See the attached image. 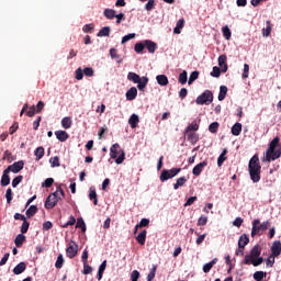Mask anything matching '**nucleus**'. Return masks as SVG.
Masks as SVG:
<instances>
[{"label":"nucleus","instance_id":"f257e3e1","mask_svg":"<svg viewBox=\"0 0 281 281\" xmlns=\"http://www.w3.org/2000/svg\"><path fill=\"white\" fill-rule=\"evenodd\" d=\"M248 172L252 183H259L261 179L262 166H260V158L255 155L250 158L248 164Z\"/></svg>","mask_w":281,"mask_h":281},{"label":"nucleus","instance_id":"f03ea898","mask_svg":"<svg viewBox=\"0 0 281 281\" xmlns=\"http://www.w3.org/2000/svg\"><path fill=\"white\" fill-rule=\"evenodd\" d=\"M281 158V144L280 137H274L269 145V148L266 151V161H276V159Z\"/></svg>","mask_w":281,"mask_h":281},{"label":"nucleus","instance_id":"7ed1b4c3","mask_svg":"<svg viewBox=\"0 0 281 281\" xmlns=\"http://www.w3.org/2000/svg\"><path fill=\"white\" fill-rule=\"evenodd\" d=\"M60 199H65V191L63 190V188L60 186H58L56 191L54 193H50L47 196V199L45 201L46 210H54V207H56V205L58 204V201H60Z\"/></svg>","mask_w":281,"mask_h":281},{"label":"nucleus","instance_id":"20e7f679","mask_svg":"<svg viewBox=\"0 0 281 281\" xmlns=\"http://www.w3.org/2000/svg\"><path fill=\"white\" fill-rule=\"evenodd\" d=\"M110 156L111 159H115V164H117V166L124 164V159H126V153L124 151V149H122V147H120V144L117 143L112 145V147L110 148Z\"/></svg>","mask_w":281,"mask_h":281},{"label":"nucleus","instance_id":"39448f33","mask_svg":"<svg viewBox=\"0 0 281 281\" xmlns=\"http://www.w3.org/2000/svg\"><path fill=\"white\" fill-rule=\"evenodd\" d=\"M127 80L137 85L138 91H144L148 85V77H139L136 72H128Z\"/></svg>","mask_w":281,"mask_h":281},{"label":"nucleus","instance_id":"423d86ee","mask_svg":"<svg viewBox=\"0 0 281 281\" xmlns=\"http://www.w3.org/2000/svg\"><path fill=\"white\" fill-rule=\"evenodd\" d=\"M271 227V221H265L262 224H260V220H254L252 221V229H251V237L258 236L260 232H267Z\"/></svg>","mask_w":281,"mask_h":281},{"label":"nucleus","instance_id":"0eeeda50","mask_svg":"<svg viewBox=\"0 0 281 281\" xmlns=\"http://www.w3.org/2000/svg\"><path fill=\"white\" fill-rule=\"evenodd\" d=\"M262 254V247L260 245H255L249 255L245 256L244 259V265H251V260H254V258H259L260 255Z\"/></svg>","mask_w":281,"mask_h":281},{"label":"nucleus","instance_id":"6e6552de","mask_svg":"<svg viewBox=\"0 0 281 281\" xmlns=\"http://www.w3.org/2000/svg\"><path fill=\"white\" fill-rule=\"evenodd\" d=\"M213 101H214V94L212 93V91L205 90L202 94H200L196 98L195 103L196 104H212Z\"/></svg>","mask_w":281,"mask_h":281},{"label":"nucleus","instance_id":"1a4fd4ad","mask_svg":"<svg viewBox=\"0 0 281 281\" xmlns=\"http://www.w3.org/2000/svg\"><path fill=\"white\" fill-rule=\"evenodd\" d=\"M181 172V168H172L170 170L164 169L160 173V181L164 183V181H168V179H173V177H177Z\"/></svg>","mask_w":281,"mask_h":281},{"label":"nucleus","instance_id":"9d476101","mask_svg":"<svg viewBox=\"0 0 281 281\" xmlns=\"http://www.w3.org/2000/svg\"><path fill=\"white\" fill-rule=\"evenodd\" d=\"M25 166V162L23 160L13 162L12 165L8 166L7 171L13 172L14 175L21 172Z\"/></svg>","mask_w":281,"mask_h":281},{"label":"nucleus","instance_id":"9b49d317","mask_svg":"<svg viewBox=\"0 0 281 281\" xmlns=\"http://www.w3.org/2000/svg\"><path fill=\"white\" fill-rule=\"evenodd\" d=\"M270 251H271L270 258H278V256L281 255V241L280 240H274L272 243Z\"/></svg>","mask_w":281,"mask_h":281},{"label":"nucleus","instance_id":"f8f14e48","mask_svg":"<svg viewBox=\"0 0 281 281\" xmlns=\"http://www.w3.org/2000/svg\"><path fill=\"white\" fill-rule=\"evenodd\" d=\"M66 255L68 256V258H76V256L78 255V244L71 241L66 249Z\"/></svg>","mask_w":281,"mask_h":281},{"label":"nucleus","instance_id":"ddd939ff","mask_svg":"<svg viewBox=\"0 0 281 281\" xmlns=\"http://www.w3.org/2000/svg\"><path fill=\"white\" fill-rule=\"evenodd\" d=\"M207 160H203L202 162H199L193 169L192 175L194 177H201V173L203 172V169L206 168Z\"/></svg>","mask_w":281,"mask_h":281},{"label":"nucleus","instance_id":"4468645a","mask_svg":"<svg viewBox=\"0 0 281 281\" xmlns=\"http://www.w3.org/2000/svg\"><path fill=\"white\" fill-rule=\"evenodd\" d=\"M145 48L149 52V54H155V52H157V43L150 40H145Z\"/></svg>","mask_w":281,"mask_h":281},{"label":"nucleus","instance_id":"2eb2a0df","mask_svg":"<svg viewBox=\"0 0 281 281\" xmlns=\"http://www.w3.org/2000/svg\"><path fill=\"white\" fill-rule=\"evenodd\" d=\"M0 183L2 188H5V186H10V171H8L7 169L3 170Z\"/></svg>","mask_w":281,"mask_h":281},{"label":"nucleus","instance_id":"dca6fc26","mask_svg":"<svg viewBox=\"0 0 281 281\" xmlns=\"http://www.w3.org/2000/svg\"><path fill=\"white\" fill-rule=\"evenodd\" d=\"M25 269H27V265H25V262H20L14 267L13 273L14 276H21V273H23Z\"/></svg>","mask_w":281,"mask_h":281},{"label":"nucleus","instance_id":"f3484780","mask_svg":"<svg viewBox=\"0 0 281 281\" xmlns=\"http://www.w3.org/2000/svg\"><path fill=\"white\" fill-rule=\"evenodd\" d=\"M55 135L59 142H67L69 139V134L66 131H56Z\"/></svg>","mask_w":281,"mask_h":281},{"label":"nucleus","instance_id":"a211bd4d","mask_svg":"<svg viewBox=\"0 0 281 281\" xmlns=\"http://www.w3.org/2000/svg\"><path fill=\"white\" fill-rule=\"evenodd\" d=\"M128 124L131 128H137V124H139V116L137 114H132L128 119Z\"/></svg>","mask_w":281,"mask_h":281},{"label":"nucleus","instance_id":"6ab92c4d","mask_svg":"<svg viewBox=\"0 0 281 281\" xmlns=\"http://www.w3.org/2000/svg\"><path fill=\"white\" fill-rule=\"evenodd\" d=\"M249 245V237L247 235H241L238 240V247L239 249H245Z\"/></svg>","mask_w":281,"mask_h":281},{"label":"nucleus","instance_id":"aec40b11","mask_svg":"<svg viewBox=\"0 0 281 281\" xmlns=\"http://www.w3.org/2000/svg\"><path fill=\"white\" fill-rule=\"evenodd\" d=\"M187 135V139L188 142H190V144L194 145L196 144V142H199V134L194 133V132H189L186 133Z\"/></svg>","mask_w":281,"mask_h":281},{"label":"nucleus","instance_id":"412c9836","mask_svg":"<svg viewBox=\"0 0 281 281\" xmlns=\"http://www.w3.org/2000/svg\"><path fill=\"white\" fill-rule=\"evenodd\" d=\"M126 100L133 101L135 98H137V88L132 87L130 90L126 92Z\"/></svg>","mask_w":281,"mask_h":281},{"label":"nucleus","instance_id":"4be33fe9","mask_svg":"<svg viewBox=\"0 0 281 281\" xmlns=\"http://www.w3.org/2000/svg\"><path fill=\"white\" fill-rule=\"evenodd\" d=\"M186 183H188V178H186V176H182L177 179L176 183L173 184V189L179 190V188L186 186Z\"/></svg>","mask_w":281,"mask_h":281},{"label":"nucleus","instance_id":"5701e85b","mask_svg":"<svg viewBox=\"0 0 281 281\" xmlns=\"http://www.w3.org/2000/svg\"><path fill=\"white\" fill-rule=\"evenodd\" d=\"M156 80L160 87H167L168 85V77L166 75H158Z\"/></svg>","mask_w":281,"mask_h":281},{"label":"nucleus","instance_id":"b1692460","mask_svg":"<svg viewBox=\"0 0 281 281\" xmlns=\"http://www.w3.org/2000/svg\"><path fill=\"white\" fill-rule=\"evenodd\" d=\"M241 132H243V124L235 123L232 127V135H235L236 137H238V135H240Z\"/></svg>","mask_w":281,"mask_h":281},{"label":"nucleus","instance_id":"393cba45","mask_svg":"<svg viewBox=\"0 0 281 281\" xmlns=\"http://www.w3.org/2000/svg\"><path fill=\"white\" fill-rule=\"evenodd\" d=\"M183 25H186V20L180 19L177 22L176 27L173 29V34H181V30H183Z\"/></svg>","mask_w":281,"mask_h":281},{"label":"nucleus","instance_id":"a878e982","mask_svg":"<svg viewBox=\"0 0 281 281\" xmlns=\"http://www.w3.org/2000/svg\"><path fill=\"white\" fill-rule=\"evenodd\" d=\"M216 262H218V259L214 258L211 262L205 263L203 266L204 273H210V271H212V267H214V265H216Z\"/></svg>","mask_w":281,"mask_h":281},{"label":"nucleus","instance_id":"bb28decb","mask_svg":"<svg viewBox=\"0 0 281 281\" xmlns=\"http://www.w3.org/2000/svg\"><path fill=\"white\" fill-rule=\"evenodd\" d=\"M225 155H227V149H223L222 154L217 158L218 168H221V166L227 161V157Z\"/></svg>","mask_w":281,"mask_h":281},{"label":"nucleus","instance_id":"cd10ccee","mask_svg":"<svg viewBox=\"0 0 281 281\" xmlns=\"http://www.w3.org/2000/svg\"><path fill=\"white\" fill-rule=\"evenodd\" d=\"M89 199L93 201V205H98V193L93 187L90 188Z\"/></svg>","mask_w":281,"mask_h":281},{"label":"nucleus","instance_id":"c85d7f7f","mask_svg":"<svg viewBox=\"0 0 281 281\" xmlns=\"http://www.w3.org/2000/svg\"><path fill=\"white\" fill-rule=\"evenodd\" d=\"M24 243H25V235L23 234H19L14 239L15 247H23Z\"/></svg>","mask_w":281,"mask_h":281},{"label":"nucleus","instance_id":"c756f323","mask_svg":"<svg viewBox=\"0 0 281 281\" xmlns=\"http://www.w3.org/2000/svg\"><path fill=\"white\" fill-rule=\"evenodd\" d=\"M227 95V86H221L220 87V93H218V100L220 102H223Z\"/></svg>","mask_w":281,"mask_h":281},{"label":"nucleus","instance_id":"7c9ffc66","mask_svg":"<svg viewBox=\"0 0 281 281\" xmlns=\"http://www.w3.org/2000/svg\"><path fill=\"white\" fill-rule=\"evenodd\" d=\"M146 229L138 234V236L136 237L138 245H146Z\"/></svg>","mask_w":281,"mask_h":281},{"label":"nucleus","instance_id":"2f4dec72","mask_svg":"<svg viewBox=\"0 0 281 281\" xmlns=\"http://www.w3.org/2000/svg\"><path fill=\"white\" fill-rule=\"evenodd\" d=\"M254 280L256 281H263L267 278V272L265 271H256L252 276Z\"/></svg>","mask_w":281,"mask_h":281},{"label":"nucleus","instance_id":"473e14b6","mask_svg":"<svg viewBox=\"0 0 281 281\" xmlns=\"http://www.w3.org/2000/svg\"><path fill=\"white\" fill-rule=\"evenodd\" d=\"M144 49H146L145 41L138 42L134 46V52H136V54H142Z\"/></svg>","mask_w":281,"mask_h":281},{"label":"nucleus","instance_id":"72a5a7b5","mask_svg":"<svg viewBox=\"0 0 281 281\" xmlns=\"http://www.w3.org/2000/svg\"><path fill=\"white\" fill-rule=\"evenodd\" d=\"M110 56L113 60H116V63H122V57L117 54V49L111 48Z\"/></svg>","mask_w":281,"mask_h":281},{"label":"nucleus","instance_id":"f704fd0d","mask_svg":"<svg viewBox=\"0 0 281 281\" xmlns=\"http://www.w3.org/2000/svg\"><path fill=\"white\" fill-rule=\"evenodd\" d=\"M36 212H38V206L37 205H31L27 210H26V216L29 218H32V216H34L36 214Z\"/></svg>","mask_w":281,"mask_h":281},{"label":"nucleus","instance_id":"c9c22d12","mask_svg":"<svg viewBox=\"0 0 281 281\" xmlns=\"http://www.w3.org/2000/svg\"><path fill=\"white\" fill-rule=\"evenodd\" d=\"M110 34H111V27H110V26H104V27H102V29L98 32L97 36H99V37H102V36H110Z\"/></svg>","mask_w":281,"mask_h":281},{"label":"nucleus","instance_id":"e433bc0d","mask_svg":"<svg viewBox=\"0 0 281 281\" xmlns=\"http://www.w3.org/2000/svg\"><path fill=\"white\" fill-rule=\"evenodd\" d=\"M222 33L226 41H229V38H232V30H229V26H227V25L223 26Z\"/></svg>","mask_w":281,"mask_h":281},{"label":"nucleus","instance_id":"4c0bfd02","mask_svg":"<svg viewBox=\"0 0 281 281\" xmlns=\"http://www.w3.org/2000/svg\"><path fill=\"white\" fill-rule=\"evenodd\" d=\"M34 155L38 161V159H43V157H45V148L43 147H37L34 151Z\"/></svg>","mask_w":281,"mask_h":281},{"label":"nucleus","instance_id":"58836bf2","mask_svg":"<svg viewBox=\"0 0 281 281\" xmlns=\"http://www.w3.org/2000/svg\"><path fill=\"white\" fill-rule=\"evenodd\" d=\"M76 227L77 229H81L82 233L87 232V225L85 224V220H82V217L77 220Z\"/></svg>","mask_w":281,"mask_h":281},{"label":"nucleus","instance_id":"ea45409f","mask_svg":"<svg viewBox=\"0 0 281 281\" xmlns=\"http://www.w3.org/2000/svg\"><path fill=\"white\" fill-rule=\"evenodd\" d=\"M195 131H199V124L196 123V121H193L191 124L188 125V127L186 128V133H193Z\"/></svg>","mask_w":281,"mask_h":281},{"label":"nucleus","instance_id":"a19ab883","mask_svg":"<svg viewBox=\"0 0 281 281\" xmlns=\"http://www.w3.org/2000/svg\"><path fill=\"white\" fill-rule=\"evenodd\" d=\"M265 262V258L262 257H255L254 259L250 260V265H252V267H260V265H262Z\"/></svg>","mask_w":281,"mask_h":281},{"label":"nucleus","instance_id":"79ce46f5","mask_svg":"<svg viewBox=\"0 0 281 281\" xmlns=\"http://www.w3.org/2000/svg\"><path fill=\"white\" fill-rule=\"evenodd\" d=\"M103 15L105 16V19H109V20L115 19V10L105 9L103 12Z\"/></svg>","mask_w":281,"mask_h":281},{"label":"nucleus","instance_id":"37998d69","mask_svg":"<svg viewBox=\"0 0 281 281\" xmlns=\"http://www.w3.org/2000/svg\"><path fill=\"white\" fill-rule=\"evenodd\" d=\"M156 273H157V265H154L153 268L150 269L149 273L147 274V281L155 280Z\"/></svg>","mask_w":281,"mask_h":281},{"label":"nucleus","instance_id":"c03bdc74","mask_svg":"<svg viewBox=\"0 0 281 281\" xmlns=\"http://www.w3.org/2000/svg\"><path fill=\"white\" fill-rule=\"evenodd\" d=\"M178 82H180V85H186V82H188V71L183 70L179 75Z\"/></svg>","mask_w":281,"mask_h":281},{"label":"nucleus","instance_id":"a18cd8bd","mask_svg":"<svg viewBox=\"0 0 281 281\" xmlns=\"http://www.w3.org/2000/svg\"><path fill=\"white\" fill-rule=\"evenodd\" d=\"M149 225H150V220L142 218L140 222L136 225V229H139L142 227H148Z\"/></svg>","mask_w":281,"mask_h":281},{"label":"nucleus","instance_id":"49530a36","mask_svg":"<svg viewBox=\"0 0 281 281\" xmlns=\"http://www.w3.org/2000/svg\"><path fill=\"white\" fill-rule=\"evenodd\" d=\"M61 126L63 128L67 130L71 126V117L66 116L61 120Z\"/></svg>","mask_w":281,"mask_h":281},{"label":"nucleus","instance_id":"de8ad7c7","mask_svg":"<svg viewBox=\"0 0 281 281\" xmlns=\"http://www.w3.org/2000/svg\"><path fill=\"white\" fill-rule=\"evenodd\" d=\"M64 263L65 259L63 258V254H59L55 263L56 269H63Z\"/></svg>","mask_w":281,"mask_h":281},{"label":"nucleus","instance_id":"09e8293b","mask_svg":"<svg viewBox=\"0 0 281 281\" xmlns=\"http://www.w3.org/2000/svg\"><path fill=\"white\" fill-rule=\"evenodd\" d=\"M49 162L52 165V168H58L60 166V158H58V156H55L49 159Z\"/></svg>","mask_w":281,"mask_h":281},{"label":"nucleus","instance_id":"8fccbe9b","mask_svg":"<svg viewBox=\"0 0 281 281\" xmlns=\"http://www.w3.org/2000/svg\"><path fill=\"white\" fill-rule=\"evenodd\" d=\"M92 271H93V268L89 266L88 262H85L83 270H82L83 276H89V273H91Z\"/></svg>","mask_w":281,"mask_h":281},{"label":"nucleus","instance_id":"3c124183","mask_svg":"<svg viewBox=\"0 0 281 281\" xmlns=\"http://www.w3.org/2000/svg\"><path fill=\"white\" fill-rule=\"evenodd\" d=\"M263 36H271V22H267V26L262 30Z\"/></svg>","mask_w":281,"mask_h":281},{"label":"nucleus","instance_id":"603ef678","mask_svg":"<svg viewBox=\"0 0 281 281\" xmlns=\"http://www.w3.org/2000/svg\"><path fill=\"white\" fill-rule=\"evenodd\" d=\"M94 27L95 25L93 24H85L82 27V32H85V34H90L91 32H93Z\"/></svg>","mask_w":281,"mask_h":281},{"label":"nucleus","instance_id":"864d4df0","mask_svg":"<svg viewBox=\"0 0 281 281\" xmlns=\"http://www.w3.org/2000/svg\"><path fill=\"white\" fill-rule=\"evenodd\" d=\"M218 122H213L209 126L210 133H218Z\"/></svg>","mask_w":281,"mask_h":281},{"label":"nucleus","instance_id":"5fc2aeb1","mask_svg":"<svg viewBox=\"0 0 281 281\" xmlns=\"http://www.w3.org/2000/svg\"><path fill=\"white\" fill-rule=\"evenodd\" d=\"M211 76L212 78H221V68L214 66Z\"/></svg>","mask_w":281,"mask_h":281},{"label":"nucleus","instance_id":"6e6d98bb","mask_svg":"<svg viewBox=\"0 0 281 281\" xmlns=\"http://www.w3.org/2000/svg\"><path fill=\"white\" fill-rule=\"evenodd\" d=\"M27 229H30V222L25 220L21 226V234H27Z\"/></svg>","mask_w":281,"mask_h":281},{"label":"nucleus","instance_id":"4d7b16f0","mask_svg":"<svg viewBox=\"0 0 281 281\" xmlns=\"http://www.w3.org/2000/svg\"><path fill=\"white\" fill-rule=\"evenodd\" d=\"M199 227H203L204 225H207V216L202 215L198 220Z\"/></svg>","mask_w":281,"mask_h":281},{"label":"nucleus","instance_id":"13d9d810","mask_svg":"<svg viewBox=\"0 0 281 281\" xmlns=\"http://www.w3.org/2000/svg\"><path fill=\"white\" fill-rule=\"evenodd\" d=\"M217 63L220 67L227 65V55H221L217 59Z\"/></svg>","mask_w":281,"mask_h":281},{"label":"nucleus","instance_id":"bf43d9fd","mask_svg":"<svg viewBox=\"0 0 281 281\" xmlns=\"http://www.w3.org/2000/svg\"><path fill=\"white\" fill-rule=\"evenodd\" d=\"M199 79V71H193L190 74V77H189V85H192V82H194V80H198Z\"/></svg>","mask_w":281,"mask_h":281},{"label":"nucleus","instance_id":"052dcab7","mask_svg":"<svg viewBox=\"0 0 281 281\" xmlns=\"http://www.w3.org/2000/svg\"><path fill=\"white\" fill-rule=\"evenodd\" d=\"M75 78H76V80H82V78H85V70H82V68H78L76 70Z\"/></svg>","mask_w":281,"mask_h":281},{"label":"nucleus","instance_id":"680f3d73","mask_svg":"<svg viewBox=\"0 0 281 281\" xmlns=\"http://www.w3.org/2000/svg\"><path fill=\"white\" fill-rule=\"evenodd\" d=\"M21 181H23V176H16L12 180V188H16L19 186V183H21Z\"/></svg>","mask_w":281,"mask_h":281},{"label":"nucleus","instance_id":"e2e57ef3","mask_svg":"<svg viewBox=\"0 0 281 281\" xmlns=\"http://www.w3.org/2000/svg\"><path fill=\"white\" fill-rule=\"evenodd\" d=\"M50 186H54V178H47V179L42 183V188H49Z\"/></svg>","mask_w":281,"mask_h":281},{"label":"nucleus","instance_id":"0e129e2a","mask_svg":"<svg viewBox=\"0 0 281 281\" xmlns=\"http://www.w3.org/2000/svg\"><path fill=\"white\" fill-rule=\"evenodd\" d=\"M5 199H7V203L11 204L12 203V189L9 188L5 192Z\"/></svg>","mask_w":281,"mask_h":281},{"label":"nucleus","instance_id":"69168bd1","mask_svg":"<svg viewBox=\"0 0 281 281\" xmlns=\"http://www.w3.org/2000/svg\"><path fill=\"white\" fill-rule=\"evenodd\" d=\"M153 8H155V0H149V1L145 4V10H147V12H150V10H153Z\"/></svg>","mask_w":281,"mask_h":281},{"label":"nucleus","instance_id":"338daca9","mask_svg":"<svg viewBox=\"0 0 281 281\" xmlns=\"http://www.w3.org/2000/svg\"><path fill=\"white\" fill-rule=\"evenodd\" d=\"M83 74H85V76H88V78L93 77V74H94L93 68H90V67L85 68Z\"/></svg>","mask_w":281,"mask_h":281},{"label":"nucleus","instance_id":"774afa93","mask_svg":"<svg viewBox=\"0 0 281 281\" xmlns=\"http://www.w3.org/2000/svg\"><path fill=\"white\" fill-rule=\"evenodd\" d=\"M139 271H137V270H134V271H132V273H131V280L132 281H137V280H139Z\"/></svg>","mask_w":281,"mask_h":281}]
</instances>
